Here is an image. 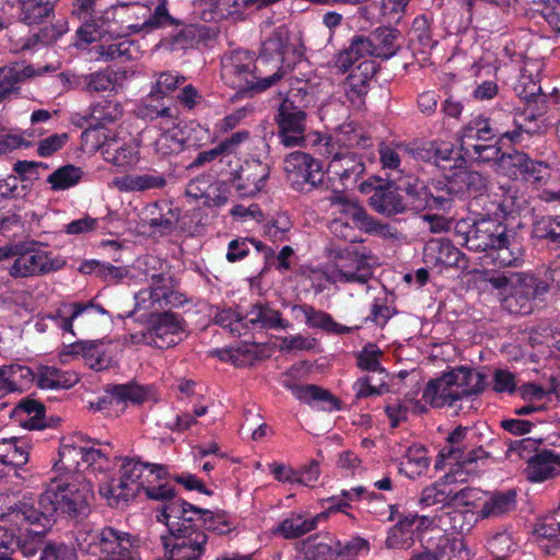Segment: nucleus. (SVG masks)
I'll return each mask as SVG.
<instances>
[{"label": "nucleus", "instance_id": "obj_64", "mask_svg": "<svg viewBox=\"0 0 560 560\" xmlns=\"http://www.w3.org/2000/svg\"><path fill=\"white\" fill-rule=\"evenodd\" d=\"M384 357L383 351L374 343H368L358 353V366L370 372L384 373L381 362Z\"/></svg>", "mask_w": 560, "mask_h": 560}, {"label": "nucleus", "instance_id": "obj_37", "mask_svg": "<svg viewBox=\"0 0 560 560\" xmlns=\"http://www.w3.org/2000/svg\"><path fill=\"white\" fill-rule=\"evenodd\" d=\"M533 539L546 555L553 553L560 547V521L553 514L537 522Z\"/></svg>", "mask_w": 560, "mask_h": 560}, {"label": "nucleus", "instance_id": "obj_63", "mask_svg": "<svg viewBox=\"0 0 560 560\" xmlns=\"http://www.w3.org/2000/svg\"><path fill=\"white\" fill-rule=\"evenodd\" d=\"M122 108L117 102L104 100L93 105L91 108V117L96 125L112 122L120 118Z\"/></svg>", "mask_w": 560, "mask_h": 560}, {"label": "nucleus", "instance_id": "obj_50", "mask_svg": "<svg viewBox=\"0 0 560 560\" xmlns=\"http://www.w3.org/2000/svg\"><path fill=\"white\" fill-rule=\"evenodd\" d=\"M486 547L493 556L492 560H506L516 551L517 542L509 530L502 529L489 536Z\"/></svg>", "mask_w": 560, "mask_h": 560}, {"label": "nucleus", "instance_id": "obj_49", "mask_svg": "<svg viewBox=\"0 0 560 560\" xmlns=\"http://www.w3.org/2000/svg\"><path fill=\"white\" fill-rule=\"evenodd\" d=\"M515 506V494L513 492H499L488 494L485 492L482 509L479 510L481 520L501 516Z\"/></svg>", "mask_w": 560, "mask_h": 560}, {"label": "nucleus", "instance_id": "obj_4", "mask_svg": "<svg viewBox=\"0 0 560 560\" xmlns=\"http://www.w3.org/2000/svg\"><path fill=\"white\" fill-rule=\"evenodd\" d=\"M398 180L397 188L378 189L371 196V205L377 212L393 215L407 210L445 209L450 205L446 195L433 196L418 177L407 175Z\"/></svg>", "mask_w": 560, "mask_h": 560}, {"label": "nucleus", "instance_id": "obj_39", "mask_svg": "<svg viewBox=\"0 0 560 560\" xmlns=\"http://www.w3.org/2000/svg\"><path fill=\"white\" fill-rule=\"evenodd\" d=\"M327 520V512L318 513L315 516L306 514H292L277 528V532L284 538H295L313 530L317 524Z\"/></svg>", "mask_w": 560, "mask_h": 560}, {"label": "nucleus", "instance_id": "obj_31", "mask_svg": "<svg viewBox=\"0 0 560 560\" xmlns=\"http://www.w3.org/2000/svg\"><path fill=\"white\" fill-rule=\"evenodd\" d=\"M167 468L163 465L147 463L141 490L152 500H171L174 488L167 480Z\"/></svg>", "mask_w": 560, "mask_h": 560}, {"label": "nucleus", "instance_id": "obj_25", "mask_svg": "<svg viewBox=\"0 0 560 560\" xmlns=\"http://www.w3.org/2000/svg\"><path fill=\"white\" fill-rule=\"evenodd\" d=\"M206 542L207 535L198 528L163 537L165 553L172 560H199Z\"/></svg>", "mask_w": 560, "mask_h": 560}, {"label": "nucleus", "instance_id": "obj_11", "mask_svg": "<svg viewBox=\"0 0 560 560\" xmlns=\"http://www.w3.org/2000/svg\"><path fill=\"white\" fill-rule=\"evenodd\" d=\"M137 267L150 284L135 294V311L156 315L155 313L172 303L173 280L163 271V264L156 257L138 259Z\"/></svg>", "mask_w": 560, "mask_h": 560}, {"label": "nucleus", "instance_id": "obj_2", "mask_svg": "<svg viewBox=\"0 0 560 560\" xmlns=\"http://www.w3.org/2000/svg\"><path fill=\"white\" fill-rule=\"evenodd\" d=\"M172 23L164 0L155 7L153 13L150 7L139 2L118 3L106 9L97 19L85 22L77 34L81 42L90 44L106 35L116 38L127 37L140 31L150 32Z\"/></svg>", "mask_w": 560, "mask_h": 560}, {"label": "nucleus", "instance_id": "obj_61", "mask_svg": "<svg viewBox=\"0 0 560 560\" xmlns=\"http://www.w3.org/2000/svg\"><path fill=\"white\" fill-rule=\"evenodd\" d=\"M421 413L425 411L422 401H413L405 399L404 401H395L386 407V413L393 427H397L401 421L406 420L408 412Z\"/></svg>", "mask_w": 560, "mask_h": 560}, {"label": "nucleus", "instance_id": "obj_48", "mask_svg": "<svg viewBox=\"0 0 560 560\" xmlns=\"http://www.w3.org/2000/svg\"><path fill=\"white\" fill-rule=\"evenodd\" d=\"M541 68L542 65L540 61L525 62L518 83L515 88L522 98L529 100L541 92V88L539 85Z\"/></svg>", "mask_w": 560, "mask_h": 560}, {"label": "nucleus", "instance_id": "obj_13", "mask_svg": "<svg viewBox=\"0 0 560 560\" xmlns=\"http://www.w3.org/2000/svg\"><path fill=\"white\" fill-rule=\"evenodd\" d=\"M492 288L499 291L500 299L511 313L530 312V300L546 290L530 275L511 272L489 278Z\"/></svg>", "mask_w": 560, "mask_h": 560}, {"label": "nucleus", "instance_id": "obj_43", "mask_svg": "<svg viewBox=\"0 0 560 560\" xmlns=\"http://www.w3.org/2000/svg\"><path fill=\"white\" fill-rule=\"evenodd\" d=\"M369 550V542L361 538L355 537L347 542L340 540L330 541V544H318L317 551L319 555H327L324 560H334L338 557H351L365 553Z\"/></svg>", "mask_w": 560, "mask_h": 560}, {"label": "nucleus", "instance_id": "obj_7", "mask_svg": "<svg viewBox=\"0 0 560 560\" xmlns=\"http://www.w3.org/2000/svg\"><path fill=\"white\" fill-rule=\"evenodd\" d=\"M497 136H500L501 140L509 139L511 142H518L521 130L510 132L483 116L472 118L462 131L459 139L462 156L469 161L497 162L500 158V149L495 145L480 143V141H488Z\"/></svg>", "mask_w": 560, "mask_h": 560}, {"label": "nucleus", "instance_id": "obj_3", "mask_svg": "<svg viewBox=\"0 0 560 560\" xmlns=\"http://www.w3.org/2000/svg\"><path fill=\"white\" fill-rule=\"evenodd\" d=\"M312 145L317 148L322 155L330 156L327 167L330 180L339 179L343 188L355 182L364 172L361 159L349 149L366 147L369 139L364 137L352 124L341 126L334 138H326L318 132L310 137Z\"/></svg>", "mask_w": 560, "mask_h": 560}, {"label": "nucleus", "instance_id": "obj_55", "mask_svg": "<svg viewBox=\"0 0 560 560\" xmlns=\"http://www.w3.org/2000/svg\"><path fill=\"white\" fill-rule=\"evenodd\" d=\"M528 156L523 152L503 153L497 161V172L510 178H517L520 175L524 176Z\"/></svg>", "mask_w": 560, "mask_h": 560}, {"label": "nucleus", "instance_id": "obj_44", "mask_svg": "<svg viewBox=\"0 0 560 560\" xmlns=\"http://www.w3.org/2000/svg\"><path fill=\"white\" fill-rule=\"evenodd\" d=\"M28 443L22 438L0 439V463L13 467L28 462Z\"/></svg>", "mask_w": 560, "mask_h": 560}, {"label": "nucleus", "instance_id": "obj_8", "mask_svg": "<svg viewBox=\"0 0 560 560\" xmlns=\"http://www.w3.org/2000/svg\"><path fill=\"white\" fill-rule=\"evenodd\" d=\"M482 388V377L468 368H457L431 381L423 390L424 406L440 408L452 406L465 396L477 394Z\"/></svg>", "mask_w": 560, "mask_h": 560}, {"label": "nucleus", "instance_id": "obj_46", "mask_svg": "<svg viewBox=\"0 0 560 560\" xmlns=\"http://www.w3.org/2000/svg\"><path fill=\"white\" fill-rule=\"evenodd\" d=\"M245 319L252 325L266 329H285L290 327V323L281 318L279 311L268 305H254L246 314Z\"/></svg>", "mask_w": 560, "mask_h": 560}, {"label": "nucleus", "instance_id": "obj_28", "mask_svg": "<svg viewBox=\"0 0 560 560\" xmlns=\"http://www.w3.org/2000/svg\"><path fill=\"white\" fill-rule=\"evenodd\" d=\"M166 176L156 171L148 170L145 172L126 173L116 176L108 184L110 188L120 192H144L148 190L162 189L166 186Z\"/></svg>", "mask_w": 560, "mask_h": 560}, {"label": "nucleus", "instance_id": "obj_6", "mask_svg": "<svg viewBox=\"0 0 560 560\" xmlns=\"http://www.w3.org/2000/svg\"><path fill=\"white\" fill-rule=\"evenodd\" d=\"M12 260L8 272L13 278H27L57 271L65 258L28 242L9 243L0 247V261Z\"/></svg>", "mask_w": 560, "mask_h": 560}, {"label": "nucleus", "instance_id": "obj_51", "mask_svg": "<svg viewBox=\"0 0 560 560\" xmlns=\"http://www.w3.org/2000/svg\"><path fill=\"white\" fill-rule=\"evenodd\" d=\"M54 10V0H20V18L28 24H38Z\"/></svg>", "mask_w": 560, "mask_h": 560}, {"label": "nucleus", "instance_id": "obj_19", "mask_svg": "<svg viewBox=\"0 0 560 560\" xmlns=\"http://www.w3.org/2000/svg\"><path fill=\"white\" fill-rule=\"evenodd\" d=\"M283 167L290 185L298 191H310L324 178L322 164L304 152L295 151L289 154Z\"/></svg>", "mask_w": 560, "mask_h": 560}, {"label": "nucleus", "instance_id": "obj_22", "mask_svg": "<svg viewBox=\"0 0 560 560\" xmlns=\"http://www.w3.org/2000/svg\"><path fill=\"white\" fill-rule=\"evenodd\" d=\"M115 349L108 340L78 341L60 351V360L67 362L68 357L81 355L90 369L103 371L112 366Z\"/></svg>", "mask_w": 560, "mask_h": 560}, {"label": "nucleus", "instance_id": "obj_47", "mask_svg": "<svg viewBox=\"0 0 560 560\" xmlns=\"http://www.w3.org/2000/svg\"><path fill=\"white\" fill-rule=\"evenodd\" d=\"M31 66H12L0 68V101L18 91V84L24 79L40 74Z\"/></svg>", "mask_w": 560, "mask_h": 560}, {"label": "nucleus", "instance_id": "obj_34", "mask_svg": "<svg viewBox=\"0 0 560 560\" xmlns=\"http://www.w3.org/2000/svg\"><path fill=\"white\" fill-rule=\"evenodd\" d=\"M560 472V456L552 451L545 450L527 460L525 474L533 482H542L555 478Z\"/></svg>", "mask_w": 560, "mask_h": 560}, {"label": "nucleus", "instance_id": "obj_12", "mask_svg": "<svg viewBox=\"0 0 560 560\" xmlns=\"http://www.w3.org/2000/svg\"><path fill=\"white\" fill-rule=\"evenodd\" d=\"M329 200L335 215L329 223V230L336 237L353 242L355 240V229L365 232L377 230V223L342 190L334 189Z\"/></svg>", "mask_w": 560, "mask_h": 560}, {"label": "nucleus", "instance_id": "obj_53", "mask_svg": "<svg viewBox=\"0 0 560 560\" xmlns=\"http://www.w3.org/2000/svg\"><path fill=\"white\" fill-rule=\"evenodd\" d=\"M83 171L81 167L68 164L57 168L52 172L47 183L50 185L52 190H66L80 183L83 177Z\"/></svg>", "mask_w": 560, "mask_h": 560}, {"label": "nucleus", "instance_id": "obj_59", "mask_svg": "<svg viewBox=\"0 0 560 560\" xmlns=\"http://www.w3.org/2000/svg\"><path fill=\"white\" fill-rule=\"evenodd\" d=\"M485 501V492L475 488H464L459 491L452 493L453 508L479 512L482 509Z\"/></svg>", "mask_w": 560, "mask_h": 560}, {"label": "nucleus", "instance_id": "obj_57", "mask_svg": "<svg viewBox=\"0 0 560 560\" xmlns=\"http://www.w3.org/2000/svg\"><path fill=\"white\" fill-rule=\"evenodd\" d=\"M205 35L203 28L197 25H186L171 36L164 39L165 45L172 50L187 49L192 47Z\"/></svg>", "mask_w": 560, "mask_h": 560}, {"label": "nucleus", "instance_id": "obj_62", "mask_svg": "<svg viewBox=\"0 0 560 560\" xmlns=\"http://www.w3.org/2000/svg\"><path fill=\"white\" fill-rule=\"evenodd\" d=\"M451 528L459 534L469 533L481 520L479 512H471L459 508H454L447 514Z\"/></svg>", "mask_w": 560, "mask_h": 560}, {"label": "nucleus", "instance_id": "obj_30", "mask_svg": "<svg viewBox=\"0 0 560 560\" xmlns=\"http://www.w3.org/2000/svg\"><path fill=\"white\" fill-rule=\"evenodd\" d=\"M35 381V374L31 368L11 363L0 365V400L10 394L23 393Z\"/></svg>", "mask_w": 560, "mask_h": 560}, {"label": "nucleus", "instance_id": "obj_21", "mask_svg": "<svg viewBox=\"0 0 560 560\" xmlns=\"http://www.w3.org/2000/svg\"><path fill=\"white\" fill-rule=\"evenodd\" d=\"M278 125V136L280 141L287 148L299 147L304 141L312 145L310 137H305V113L299 108L293 101L285 98L279 106L278 115L276 117Z\"/></svg>", "mask_w": 560, "mask_h": 560}, {"label": "nucleus", "instance_id": "obj_54", "mask_svg": "<svg viewBox=\"0 0 560 560\" xmlns=\"http://www.w3.org/2000/svg\"><path fill=\"white\" fill-rule=\"evenodd\" d=\"M301 312H303V310ZM304 312L308 313L305 324L311 328H319L335 335L348 334L353 330L351 327L335 322L329 314L317 311L312 306L304 310Z\"/></svg>", "mask_w": 560, "mask_h": 560}, {"label": "nucleus", "instance_id": "obj_29", "mask_svg": "<svg viewBox=\"0 0 560 560\" xmlns=\"http://www.w3.org/2000/svg\"><path fill=\"white\" fill-rule=\"evenodd\" d=\"M376 72V63L372 59L361 61L351 69V72L343 82V92L353 106H361L369 85Z\"/></svg>", "mask_w": 560, "mask_h": 560}, {"label": "nucleus", "instance_id": "obj_36", "mask_svg": "<svg viewBox=\"0 0 560 560\" xmlns=\"http://www.w3.org/2000/svg\"><path fill=\"white\" fill-rule=\"evenodd\" d=\"M402 459L399 463V471L410 479L424 474L430 465L427 448L418 443L401 446Z\"/></svg>", "mask_w": 560, "mask_h": 560}, {"label": "nucleus", "instance_id": "obj_26", "mask_svg": "<svg viewBox=\"0 0 560 560\" xmlns=\"http://www.w3.org/2000/svg\"><path fill=\"white\" fill-rule=\"evenodd\" d=\"M201 510L183 500H172L156 515L159 522L166 525L170 535L197 528Z\"/></svg>", "mask_w": 560, "mask_h": 560}, {"label": "nucleus", "instance_id": "obj_58", "mask_svg": "<svg viewBox=\"0 0 560 560\" xmlns=\"http://www.w3.org/2000/svg\"><path fill=\"white\" fill-rule=\"evenodd\" d=\"M409 151L401 144L388 145L383 144L380 148V160L384 170L396 172L397 174L402 173L399 168L401 163L409 158Z\"/></svg>", "mask_w": 560, "mask_h": 560}, {"label": "nucleus", "instance_id": "obj_14", "mask_svg": "<svg viewBox=\"0 0 560 560\" xmlns=\"http://www.w3.org/2000/svg\"><path fill=\"white\" fill-rule=\"evenodd\" d=\"M329 258L331 262L322 270L328 282L364 284L372 277V270L365 256L352 245L345 248H331Z\"/></svg>", "mask_w": 560, "mask_h": 560}, {"label": "nucleus", "instance_id": "obj_32", "mask_svg": "<svg viewBox=\"0 0 560 560\" xmlns=\"http://www.w3.org/2000/svg\"><path fill=\"white\" fill-rule=\"evenodd\" d=\"M487 257L498 267L518 266L523 261L524 249L516 235L506 231L487 253Z\"/></svg>", "mask_w": 560, "mask_h": 560}, {"label": "nucleus", "instance_id": "obj_52", "mask_svg": "<svg viewBox=\"0 0 560 560\" xmlns=\"http://www.w3.org/2000/svg\"><path fill=\"white\" fill-rule=\"evenodd\" d=\"M374 57L373 43L368 37H355L348 49L340 56L341 66L347 69L354 63Z\"/></svg>", "mask_w": 560, "mask_h": 560}, {"label": "nucleus", "instance_id": "obj_9", "mask_svg": "<svg viewBox=\"0 0 560 560\" xmlns=\"http://www.w3.org/2000/svg\"><path fill=\"white\" fill-rule=\"evenodd\" d=\"M107 463V458L91 441L82 434H73L61 440L54 470L57 476L77 478L83 477L82 474L89 470H103Z\"/></svg>", "mask_w": 560, "mask_h": 560}, {"label": "nucleus", "instance_id": "obj_10", "mask_svg": "<svg viewBox=\"0 0 560 560\" xmlns=\"http://www.w3.org/2000/svg\"><path fill=\"white\" fill-rule=\"evenodd\" d=\"M257 70L261 72L254 56L247 50L237 49L222 58V79L241 93L265 91L282 78L279 70L265 78L257 75Z\"/></svg>", "mask_w": 560, "mask_h": 560}, {"label": "nucleus", "instance_id": "obj_27", "mask_svg": "<svg viewBox=\"0 0 560 560\" xmlns=\"http://www.w3.org/2000/svg\"><path fill=\"white\" fill-rule=\"evenodd\" d=\"M106 311L94 304L88 303H62L56 311V314L38 320L35 328L38 332H44L47 328L46 320L52 322L58 328L72 332L73 322L81 317H90L93 314H105Z\"/></svg>", "mask_w": 560, "mask_h": 560}, {"label": "nucleus", "instance_id": "obj_18", "mask_svg": "<svg viewBox=\"0 0 560 560\" xmlns=\"http://www.w3.org/2000/svg\"><path fill=\"white\" fill-rule=\"evenodd\" d=\"M302 56L299 39L292 42L285 25L277 26L262 42L258 63L264 65L273 61L277 70L284 74L285 68H290Z\"/></svg>", "mask_w": 560, "mask_h": 560}, {"label": "nucleus", "instance_id": "obj_33", "mask_svg": "<svg viewBox=\"0 0 560 560\" xmlns=\"http://www.w3.org/2000/svg\"><path fill=\"white\" fill-rule=\"evenodd\" d=\"M423 257L425 264L432 267H459L462 266L463 254L448 240L432 238L424 246Z\"/></svg>", "mask_w": 560, "mask_h": 560}, {"label": "nucleus", "instance_id": "obj_5", "mask_svg": "<svg viewBox=\"0 0 560 560\" xmlns=\"http://www.w3.org/2000/svg\"><path fill=\"white\" fill-rule=\"evenodd\" d=\"M74 539L81 551L96 556L97 560H143L140 539L112 526L82 524Z\"/></svg>", "mask_w": 560, "mask_h": 560}, {"label": "nucleus", "instance_id": "obj_42", "mask_svg": "<svg viewBox=\"0 0 560 560\" xmlns=\"http://www.w3.org/2000/svg\"><path fill=\"white\" fill-rule=\"evenodd\" d=\"M290 389L299 400L314 407L329 411L339 408V401L334 396L315 385H294Z\"/></svg>", "mask_w": 560, "mask_h": 560}, {"label": "nucleus", "instance_id": "obj_56", "mask_svg": "<svg viewBox=\"0 0 560 560\" xmlns=\"http://www.w3.org/2000/svg\"><path fill=\"white\" fill-rule=\"evenodd\" d=\"M415 541V528L407 515L401 518L388 533L386 544L389 548L408 549Z\"/></svg>", "mask_w": 560, "mask_h": 560}, {"label": "nucleus", "instance_id": "obj_35", "mask_svg": "<svg viewBox=\"0 0 560 560\" xmlns=\"http://www.w3.org/2000/svg\"><path fill=\"white\" fill-rule=\"evenodd\" d=\"M14 512V508H12L8 513L7 517L9 522L16 525L20 530V536L18 539V546L21 550V552L25 557H32L36 553V551L42 547L43 545V537L47 532H43L40 534H36L35 530L39 529L40 525L39 522H33L31 520H23V518H16L12 516V513Z\"/></svg>", "mask_w": 560, "mask_h": 560}, {"label": "nucleus", "instance_id": "obj_1", "mask_svg": "<svg viewBox=\"0 0 560 560\" xmlns=\"http://www.w3.org/2000/svg\"><path fill=\"white\" fill-rule=\"evenodd\" d=\"M92 497L93 485L88 477L57 476L50 480L38 499L42 511L23 501L14 506L12 516L14 520L23 518L39 522L40 527L35 533L40 534L48 532L52 526L55 515H68L70 517L85 515Z\"/></svg>", "mask_w": 560, "mask_h": 560}, {"label": "nucleus", "instance_id": "obj_15", "mask_svg": "<svg viewBox=\"0 0 560 560\" xmlns=\"http://www.w3.org/2000/svg\"><path fill=\"white\" fill-rule=\"evenodd\" d=\"M147 463L136 458H125L119 468V477L103 482L98 492L108 505L119 506L133 499L140 491Z\"/></svg>", "mask_w": 560, "mask_h": 560}, {"label": "nucleus", "instance_id": "obj_41", "mask_svg": "<svg viewBox=\"0 0 560 560\" xmlns=\"http://www.w3.org/2000/svg\"><path fill=\"white\" fill-rule=\"evenodd\" d=\"M265 0H197L200 5L213 8L217 19L241 18L245 11L264 5Z\"/></svg>", "mask_w": 560, "mask_h": 560}, {"label": "nucleus", "instance_id": "obj_38", "mask_svg": "<svg viewBox=\"0 0 560 560\" xmlns=\"http://www.w3.org/2000/svg\"><path fill=\"white\" fill-rule=\"evenodd\" d=\"M34 374L38 387L43 389L70 388L79 382L74 371H61L49 365H40Z\"/></svg>", "mask_w": 560, "mask_h": 560}, {"label": "nucleus", "instance_id": "obj_23", "mask_svg": "<svg viewBox=\"0 0 560 560\" xmlns=\"http://www.w3.org/2000/svg\"><path fill=\"white\" fill-rule=\"evenodd\" d=\"M160 119V133L153 142V149L161 155L179 153L185 145L186 136L176 116V110L164 107L156 113Z\"/></svg>", "mask_w": 560, "mask_h": 560}, {"label": "nucleus", "instance_id": "obj_45", "mask_svg": "<svg viewBox=\"0 0 560 560\" xmlns=\"http://www.w3.org/2000/svg\"><path fill=\"white\" fill-rule=\"evenodd\" d=\"M373 43L374 57L388 59L393 57L401 45V35L395 28H377L370 38Z\"/></svg>", "mask_w": 560, "mask_h": 560}, {"label": "nucleus", "instance_id": "obj_16", "mask_svg": "<svg viewBox=\"0 0 560 560\" xmlns=\"http://www.w3.org/2000/svg\"><path fill=\"white\" fill-rule=\"evenodd\" d=\"M506 226L498 219L482 217L478 220L462 219L455 224V233L469 250L488 253L506 232Z\"/></svg>", "mask_w": 560, "mask_h": 560}, {"label": "nucleus", "instance_id": "obj_17", "mask_svg": "<svg viewBox=\"0 0 560 560\" xmlns=\"http://www.w3.org/2000/svg\"><path fill=\"white\" fill-rule=\"evenodd\" d=\"M184 336L185 327L182 318L174 313L166 312L152 315L148 329L129 335L126 337V342L164 349L178 343Z\"/></svg>", "mask_w": 560, "mask_h": 560}, {"label": "nucleus", "instance_id": "obj_20", "mask_svg": "<svg viewBox=\"0 0 560 560\" xmlns=\"http://www.w3.org/2000/svg\"><path fill=\"white\" fill-rule=\"evenodd\" d=\"M103 160L119 173L136 170L141 161L140 143L130 136H108L100 147Z\"/></svg>", "mask_w": 560, "mask_h": 560}, {"label": "nucleus", "instance_id": "obj_40", "mask_svg": "<svg viewBox=\"0 0 560 560\" xmlns=\"http://www.w3.org/2000/svg\"><path fill=\"white\" fill-rule=\"evenodd\" d=\"M248 139L247 131H238L233 133L230 138L220 142L215 148L199 153L197 163L203 164L219 159L220 162L231 164L241 143Z\"/></svg>", "mask_w": 560, "mask_h": 560}, {"label": "nucleus", "instance_id": "obj_24", "mask_svg": "<svg viewBox=\"0 0 560 560\" xmlns=\"http://www.w3.org/2000/svg\"><path fill=\"white\" fill-rule=\"evenodd\" d=\"M269 167L259 160L245 161L232 170V185L242 197H255L264 190L269 178Z\"/></svg>", "mask_w": 560, "mask_h": 560}, {"label": "nucleus", "instance_id": "obj_60", "mask_svg": "<svg viewBox=\"0 0 560 560\" xmlns=\"http://www.w3.org/2000/svg\"><path fill=\"white\" fill-rule=\"evenodd\" d=\"M453 489L447 482H435L425 487L420 497L422 506H432L436 504H451Z\"/></svg>", "mask_w": 560, "mask_h": 560}]
</instances>
